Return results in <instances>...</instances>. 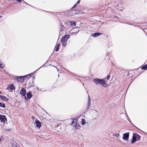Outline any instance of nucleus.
<instances>
[{
  "label": "nucleus",
  "instance_id": "nucleus-29",
  "mask_svg": "<svg viewBox=\"0 0 147 147\" xmlns=\"http://www.w3.org/2000/svg\"><path fill=\"white\" fill-rule=\"evenodd\" d=\"M31 118L32 119H35V118L34 117V116H32V117H31Z\"/></svg>",
  "mask_w": 147,
  "mask_h": 147
},
{
  "label": "nucleus",
  "instance_id": "nucleus-19",
  "mask_svg": "<svg viewBox=\"0 0 147 147\" xmlns=\"http://www.w3.org/2000/svg\"><path fill=\"white\" fill-rule=\"evenodd\" d=\"M135 136H136V139H137V140H139L140 139L141 136L138 134H136Z\"/></svg>",
  "mask_w": 147,
  "mask_h": 147
},
{
  "label": "nucleus",
  "instance_id": "nucleus-16",
  "mask_svg": "<svg viewBox=\"0 0 147 147\" xmlns=\"http://www.w3.org/2000/svg\"><path fill=\"white\" fill-rule=\"evenodd\" d=\"M61 41L63 47H65L66 45L67 41H64L63 40H61Z\"/></svg>",
  "mask_w": 147,
  "mask_h": 147
},
{
  "label": "nucleus",
  "instance_id": "nucleus-17",
  "mask_svg": "<svg viewBox=\"0 0 147 147\" xmlns=\"http://www.w3.org/2000/svg\"><path fill=\"white\" fill-rule=\"evenodd\" d=\"M59 44H57V45L55 47V51H57L59 49Z\"/></svg>",
  "mask_w": 147,
  "mask_h": 147
},
{
  "label": "nucleus",
  "instance_id": "nucleus-15",
  "mask_svg": "<svg viewBox=\"0 0 147 147\" xmlns=\"http://www.w3.org/2000/svg\"><path fill=\"white\" fill-rule=\"evenodd\" d=\"M77 121L78 119H73L71 123V125H74L76 124H77Z\"/></svg>",
  "mask_w": 147,
  "mask_h": 147
},
{
  "label": "nucleus",
  "instance_id": "nucleus-30",
  "mask_svg": "<svg viewBox=\"0 0 147 147\" xmlns=\"http://www.w3.org/2000/svg\"><path fill=\"white\" fill-rule=\"evenodd\" d=\"M80 3V0H79L77 3L76 4H77L78 3Z\"/></svg>",
  "mask_w": 147,
  "mask_h": 147
},
{
  "label": "nucleus",
  "instance_id": "nucleus-27",
  "mask_svg": "<svg viewBox=\"0 0 147 147\" xmlns=\"http://www.w3.org/2000/svg\"><path fill=\"white\" fill-rule=\"evenodd\" d=\"M63 25H61V31H63L64 30V29L62 28L63 27Z\"/></svg>",
  "mask_w": 147,
  "mask_h": 147
},
{
  "label": "nucleus",
  "instance_id": "nucleus-10",
  "mask_svg": "<svg viewBox=\"0 0 147 147\" xmlns=\"http://www.w3.org/2000/svg\"><path fill=\"white\" fill-rule=\"evenodd\" d=\"M27 98L30 99L32 97V95L31 94L30 92H28L26 94Z\"/></svg>",
  "mask_w": 147,
  "mask_h": 147
},
{
  "label": "nucleus",
  "instance_id": "nucleus-8",
  "mask_svg": "<svg viewBox=\"0 0 147 147\" xmlns=\"http://www.w3.org/2000/svg\"><path fill=\"white\" fill-rule=\"evenodd\" d=\"M69 37V35H66L64 36L61 38V40H63L67 41Z\"/></svg>",
  "mask_w": 147,
  "mask_h": 147
},
{
  "label": "nucleus",
  "instance_id": "nucleus-28",
  "mask_svg": "<svg viewBox=\"0 0 147 147\" xmlns=\"http://www.w3.org/2000/svg\"><path fill=\"white\" fill-rule=\"evenodd\" d=\"M77 5V4H75L74 5V6L72 7V8H74L75 7H76V6Z\"/></svg>",
  "mask_w": 147,
  "mask_h": 147
},
{
  "label": "nucleus",
  "instance_id": "nucleus-24",
  "mask_svg": "<svg viewBox=\"0 0 147 147\" xmlns=\"http://www.w3.org/2000/svg\"><path fill=\"white\" fill-rule=\"evenodd\" d=\"M113 135H114L115 136L117 137H118L120 135H119V133H118V134L115 133V134H114Z\"/></svg>",
  "mask_w": 147,
  "mask_h": 147
},
{
  "label": "nucleus",
  "instance_id": "nucleus-4",
  "mask_svg": "<svg viewBox=\"0 0 147 147\" xmlns=\"http://www.w3.org/2000/svg\"><path fill=\"white\" fill-rule=\"evenodd\" d=\"M129 132L124 134H123L122 139L128 141L129 138Z\"/></svg>",
  "mask_w": 147,
  "mask_h": 147
},
{
  "label": "nucleus",
  "instance_id": "nucleus-3",
  "mask_svg": "<svg viewBox=\"0 0 147 147\" xmlns=\"http://www.w3.org/2000/svg\"><path fill=\"white\" fill-rule=\"evenodd\" d=\"M29 76V75H28L27 76H25L24 78H23L22 77H15L14 78V79H15L17 80L18 82H23L24 79V78L27 77V76Z\"/></svg>",
  "mask_w": 147,
  "mask_h": 147
},
{
  "label": "nucleus",
  "instance_id": "nucleus-7",
  "mask_svg": "<svg viewBox=\"0 0 147 147\" xmlns=\"http://www.w3.org/2000/svg\"><path fill=\"white\" fill-rule=\"evenodd\" d=\"M12 147H20L17 143L14 141H12L11 142Z\"/></svg>",
  "mask_w": 147,
  "mask_h": 147
},
{
  "label": "nucleus",
  "instance_id": "nucleus-5",
  "mask_svg": "<svg viewBox=\"0 0 147 147\" xmlns=\"http://www.w3.org/2000/svg\"><path fill=\"white\" fill-rule=\"evenodd\" d=\"M26 90L24 88H22L20 92V94L23 96L25 97V98L26 99Z\"/></svg>",
  "mask_w": 147,
  "mask_h": 147
},
{
  "label": "nucleus",
  "instance_id": "nucleus-33",
  "mask_svg": "<svg viewBox=\"0 0 147 147\" xmlns=\"http://www.w3.org/2000/svg\"><path fill=\"white\" fill-rule=\"evenodd\" d=\"M117 140H119V138H118V139H117Z\"/></svg>",
  "mask_w": 147,
  "mask_h": 147
},
{
  "label": "nucleus",
  "instance_id": "nucleus-9",
  "mask_svg": "<svg viewBox=\"0 0 147 147\" xmlns=\"http://www.w3.org/2000/svg\"><path fill=\"white\" fill-rule=\"evenodd\" d=\"M102 33L99 32L95 33L92 34L91 36L94 37H96L100 36V35L102 34Z\"/></svg>",
  "mask_w": 147,
  "mask_h": 147
},
{
  "label": "nucleus",
  "instance_id": "nucleus-13",
  "mask_svg": "<svg viewBox=\"0 0 147 147\" xmlns=\"http://www.w3.org/2000/svg\"><path fill=\"white\" fill-rule=\"evenodd\" d=\"M35 123L36 125V126L38 127H40L41 126V123L38 120H37L36 121Z\"/></svg>",
  "mask_w": 147,
  "mask_h": 147
},
{
  "label": "nucleus",
  "instance_id": "nucleus-11",
  "mask_svg": "<svg viewBox=\"0 0 147 147\" xmlns=\"http://www.w3.org/2000/svg\"><path fill=\"white\" fill-rule=\"evenodd\" d=\"M136 136L135 135H134V134L133 135L132 140L131 141V143H134L136 141Z\"/></svg>",
  "mask_w": 147,
  "mask_h": 147
},
{
  "label": "nucleus",
  "instance_id": "nucleus-25",
  "mask_svg": "<svg viewBox=\"0 0 147 147\" xmlns=\"http://www.w3.org/2000/svg\"><path fill=\"white\" fill-rule=\"evenodd\" d=\"M90 99H89V100H88V105L90 106Z\"/></svg>",
  "mask_w": 147,
  "mask_h": 147
},
{
  "label": "nucleus",
  "instance_id": "nucleus-34",
  "mask_svg": "<svg viewBox=\"0 0 147 147\" xmlns=\"http://www.w3.org/2000/svg\"><path fill=\"white\" fill-rule=\"evenodd\" d=\"M1 141V138H0V141Z\"/></svg>",
  "mask_w": 147,
  "mask_h": 147
},
{
  "label": "nucleus",
  "instance_id": "nucleus-6",
  "mask_svg": "<svg viewBox=\"0 0 147 147\" xmlns=\"http://www.w3.org/2000/svg\"><path fill=\"white\" fill-rule=\"evenodd\" d=\"M6 120V119L4 115H0V121L1 122L4 123Z\"/></svg>",
  "mask_w": 147,
  "mask_h": 147
},
{
  "label": "nucleus",
  "instance_id": "nucleus-20",
  "mask_svg": "<svg viewBox=\"0 0 147 147\" xmlns=\"http://www.w3.org/2000/svg\"><path fill=\"white\" fill-rule=\"evenodd\" d=\"M0 106L4 108L5 107V104L2 102H0Z\"/></svg>",
  "mask_w": 147,
  "mask_h": 147
},
{
  "label": "nucleus",
  "instance_id": "nucleus-21",
  "mask_svg": "<svg viewBox=\"0 0 147 147\" xmlns=\"http://www.w3.org/2000/svg\"><path fill=\"white\" fill-rule=\"evenodd\" d=\"M142 69L146 70L147 69V64L142 66L141 67Z\"/></svg>",
  "mask_w": 147,
  "mask_h": 147
},
{
  "label": "nucleus",
  "instance_id": "nucleus-31",
  "mask_svg": "<svg viewBox=\"0 0 147 147\" xmlns=\"http://www.w3.org/2000/svg\"><path fill=\"white\" fill-rule=\"evenodd\" d=\"M88 106H88H87V109H89V106Z\"/></svg>",
  "mask_w": 147,
  "mask_h": 147
},
{
  "label": "nucleus",
  "instance_id": "nucleus-2",
  "mask_svg": "<svg viewBox=\"0 0 147 147\" xmlns=\"http://www.w3.org/2000/svg\"><path fill=\"white\" fill-rule=\"evenodd\" d=\"M91 115L94 120L97 119L99 117V113L98 111L95 110H93L91 112Z\"/></svg>",
  "mask_w": 147,
  "mask_h": 147
},
{
  "label": "nucleus",
  "instance_id": "nucleus-32",
  "mask_svg": "<svg viewBox=\"0 0 147 147\" xmlns=\"http://www.w3.org/2000/svg\"><path fill=\"white\" fill-rule=\"evenodd\" d=\"M88 100H89V99H90V97L89 96H88Z\"/></svg>",
  "mask_w": 147,
  "mask_h": 147
},
{
  "label": "nucleus",
  "instance_id": "nucleus-22",
  "mask_svg": "<svg viewBox=\"0 0 147 147\" xmlns=\"http://www.w3.org/2000/svg\"><path fill=\"white\" fill-rule=\"evenodd\" d=\"M85 123L86 122L85 119H82V125H84L85 124Z\"/></svg>",
  "mask_w": 147,
  "mask_h": 147
},
{
  "label": "nucleus",
  "instance_id": "nucleus-35",
  "mask_svg": "<svg viewBox=\"0 0 147 147\" xmlns=\"http://www.w3.org/2000/svg\"><path fill=\"white\" fill-rule=\"evenodd\" d=\"M1 91H0V94H1Z\"/></svg>",
  "mask_w": 147,
  "mask_h": 147
},
{
  "label": "nucleus",
  "instance_id": "nucleus-1",
  "mask_svg": "<svg viewBox=\"0 0 147 147\" xmlns=\"http://www.w3.org/2000/svg\"><path fill=\"white\" fill-rule=\"evenodd\" d=\"M93 79V82L96 84H100L105 87L107 86V84L105 83V82L103 79H100L98 78L94 79Z\"/></svg>",
  "mask_w": 147,
  "mask_h": 147
},
{
  "label": "nucleus",
  "instance_id": "nucleus-37",
  "mask_svg": "<svg viewBox=\"0 0 147 147\" xmlns=\"http://www.w3.org/2000/svg\"><path fill=\"white\" fill-rule=\"evenodd\" d=\"M120 132V131H119V133Z\"/></svg>",
  "mask_w": 147,
  "mask_h": 147
},
{
  "label": "nucleus",
  "instance_id": "nucleus-12",
  "mask_svg": "<svg viewBox=\"0 0 147 147\" xmlns=\"http://www.w3.org/2000/svg\"><path fill=\"white\" fill-rule=\"evenodd\" d=\"M72 126L74 127L75 129H79L80 128V125L78 124L77 123L74 125H73Z\"/></svg>",
  "mask_w": 147,
  "mask_h": 147
},
{
  "label": "nucleus",
  "instance_id": "nucleus-18",
  "mask_svg": "<svg viewBox=\"0 0 147 147\" xmlns=\"http://www.w3.org/2000/svg\"><path fill=\"white\" fill-rule=\"evenodd\" d=\"M9 88L11 90H13L14 88V86L13 84H10L9 86Z\"/></svg>",
  "mask_w": 147,
  "mask_h": 147
},
{
  "label": "nucleus",
  "instance_id": "nucleus-14",
  "mask_svg": "<svg viewBox=\"0 0 147 147\" xmlns=\"http://www.w3.org/2000/svg\"><path fill=\"white\" fill-rule=\"evenodd\" d=\"M0 98L2 100L6 101H7L9 100V99L7 98L5 96L2 95L0 96Z\"/></svg>",
  "mask_w": 147,
  "mask_h": 147
},
{
  "label": "nucleus",
  "instance_id": "nucleus-23",
  "mask_svg": "<svg viewBox=\"0 0 147 147\" xmlns=\"http://www.w3.org/2000/svg\"><path fill=\"white\" fill-rule=\"evenodd\" d=\"M71 26H75V22H71Z\"/></svg>",
  "mask_w": 147,
  "mask_h": 147
},
{
  "label": "nucleus",
  "instance_id": "nucleus-36",
  "mask_svg": "<svg viewBox=\"0 0 147 147\" xmlns=\"http://www.w3.org/2000/svg\"><path fill=\"white\" fill-rule=\"evenodd\" d=\"M58 76H59V74L58 75Z\"/></svg>",
  "mask_w": 147,
  "mask_h": 147
},
{
  "label": "nucleus",
  "instance_id": "nucleus-26",
  "mask_svg": "<svg viewBox=\"0 0 147 147\" xmlns=\"http://www.w3.org/2000/svg\"><path fill=\"white\" fill-rule=\"evenodd\" d=\"M110 75H108L107 77V78H107V79L108 80H109V78L110 77Z\"/></svg>",
  "mask_w": 147,
  "mask_h": 147
}]
</instances>
